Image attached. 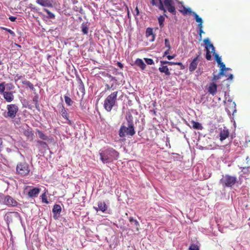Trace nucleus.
<instances>
[{"label": "nucleus", "mask_w": 250, "mask_h": 250, "mask_svg": "<svg viewBox=\"0 0 250 250\" xmlns=\"http://www.w3.org/2000/svg\"><path fill=\"white\" fill-rule=\"evenodd\" d=\"M193 15L194 16L196 22H197L198 23H203L202 19L199 17L196 13L193 12Z\"/></svg>", "instance_id": "obj_34"}, {"label": "nucleus", "mask_w": 250, "mask_h": 250, "mask_svg": "<svg viewBox=\"0 0 250 250\" xmlns=\"http://www.w3.org/2000/svg\"><path fill=\"white\" fill-rule=\"evenodd\" d=\"M189 250H199V248L197 245L192 244L190 246Z\"/></svg>", "instance_id": "obj_39"}, {"label": "nucleus", "mask_w": 250, "mask_h": 250, "mask_svg": "<svg viewBox=\"0 0 250 250\" xmlns=\"http://www.w3.org/2000/svg\"><path fill=\"white\" fill-rule=\"evenodd\" d=\"M106 86L107 89L109 90L110 89V87L109 86L108 84H106Z\"/></svg>", "instance_id": "obj_62"}, {"label": "nucleus", "mask_w": 250, "mask_h": 250, "mask_svg": "<svg viewBox=\"0 0 250 250\" xmlns=\"http://www.w3.org/2000/svg\"><path fill=\"white\" fill-rule=\"evenodd\" d=\"M4 203L8 206H16L18 204L17 202L10 196H6L4 198Z\"/></svg>", "instance_id": "obj_11"}, {"label": "nucleus", "mask_w": 250, "mask_h": 250, "mask_svg": "<svg viewBox=\"0 0 250 250\" xmlns=\"http://www.w3.org/2000/svg\"><path fill=\"white\" fill-rule=\"evenodd\" d=\"M129 220L130 223H134V225L136 227V230H139V227L140 226V225H139L138 221L137 220L134 219L132 217H130L129 218Z\"/></svg>", "instance_id": "obj_30"}, {"label": "nucleus", "mask_w": 250, "mask_h": 250, "mask_svg": "<svg viewBox=\"0 0 250 250\" xmlns=\"http://www.w3.org/2000/svg\"><path fill=\"white\" fill-rule=\"evenodd\" d=\"M200 60H197V58H194L189 65V71L191 72H193L197 68V65Z\"/></svg>", "instance_id": "obj_13"}, {"label": "nucleus", "mask_w": 250, "mask_h": 250, "mask_svg": "<svg viewBox=\"0 0 250 250\" xmlns=\"http://www.w3.org/2000/svg\"><path fill=\"white\" fill-rule=\"evenodd\" d=\"M146 36L148 41L150 42H153L155 39V34L153 33V30L150 27H148L146 29Z\"/></svg>", "instance_id": "obj_9"}, {"label": "nucleus", "mask_w": 250, "mask_h": 250, "mask_svg": "<svg viewBox=\"0 0 250 250\" xmlns=\"http://www.w3.org/2000/svg\"><path fill=\"white\" fill-rule=\"evenodd\" d=\"M174 65H177L180 66L181 67L182 69L184 68V65H183L182 63L181 62H174Z\"/></svg>", "instance_id": "obj_47"}, {"label": "nucleus", "mask_w": 250, "mask_h": 250, "mask_svg": "<svg viewBox=\"0 0 250 250\" xmlns=\"http://www.w3.org/2000/svg\"><path fill=\"white\" fill-rule=\"evenodd\" d=\"M6 85L8 86L9 90L12 89L14 87V86L12 83H8Z\"/></svg>", "instance_id": "obj_54"}, {"label": "nucleus", "mask_w": 250, "mask_h": 250, "mask_svg": "<svg viewBox=\"0 0 250 250\" xmlns=\"http://www.w3.org/2000/svg\"><path fill=\"white\" fill-rule=\"evenodd\" d=\"M99 210L104 212L107 209V206L104 202L100 201L98 203Z\"/></svg>", "instance_id": "obj_21"}, {"label": "nucleus", "mask_w": 250, "mask_h": 250, "mask_svg": "<svg viewBox=\"0 0 250 250\" xmlns=\"http://www.w3.org/2000/svg\"><path fill=\"white\" fill-rule=\"evenodd\" d=\"M3 29H4L5 31H7L8 33H9L13 37L15 36V33L12 30H11V29H8V28H3Z\"/></svg>", "instance_id": "obj_44"}, {"label": "nucleus", "mask_w": 250, "mask_h": 250, "mask_svg": "<svg viewBox=\"0 0 250 250\" xmlns=\"http://www.w3.org/2000/svg\"><path fill=\"white\" fill-rule=\"evenodd\" d=\"M44 11L47 14L48 18L50 19H54L55 18V15L51 12L48 9H44Z\"/></svg>", "instance_id": "obj_35"}, {"label": "nucleus", "mask_w": 250, "mask_h": 250, "mask_svg": "<svg viewBox=\"0 0 250 250\" xmlns=\"http://www.w3.org/2000/svg\"><path fill=\"white\" fill-rule=\"evenodd\" d=\"M42 202L46 203V204L48 203V202L47 200L46 196L45 195V194H43L42 195Z\"/></svg>", "instance_id": "obj_42"}, {"label": "nucleus", "mask_w": 250, "mask_h": 250, "mask_svg": "<svg viewBox=\"0 0 250 250\" xmlns=\"http://www.w3.org/2000/svg\"><path fill=\"white\" fill-rule=\"evenodd\" d=\"M246 163L247 164L248 167H250V158L249 157L246 158Z\"/></svg>", "instance_id": "obj_48"}, {"label": "nucleus", "mask_w": 250, "mask_h": 250, "mask_svg": "<svg viewBox=\"0 0 250 250\" xmlns=\"http://www.w3.org/2000/svg\"><path fill=\"white\" fill-rule=\"evenodd\" d=\"M135 64L141 68L142 70H144L146 68V65L141 59H137L135 62Z\"/></svg>", "instance_id": "obj_22"}, {"label": "nucleus", "mask_w": 250, "mask_h": 250, "mask_svg": "<svg viewBox=\"0 0 250 250\" xmlns=\"http://www.w3.org/2000/svg\"><path fill=\"white\" fill-rule=\"evenodd\" d=\"M37 142L38 145H39L43 148H46L47 147H48V145L47 143L43 141L38 140Z\"/></svg>", "instance_id": "obj_32"}, {"label": "nucleus", "mask_w": 250, "mask_h": 250, "mask_svg": "<svg viewBox=\"0 0 250 250\" xmlns=\"http://www.w3.org/2000/svg\"><path fill=\"white\" fill-rule=\"evenodd\" d=\"M30 171L29 164L25 161L18 163L16 167V173L21 177L28 175Z\"/></svg>", "instance_id": "obj_5"}, {"label": "nucleus", "mask_w": 250, "mask_h": 250, "mask_svg": "<svg viewBox=\"0 0 250 250\" xmlns=\"http://www.w3.org/2000/svg\"><path fill=\"white\" fill-rule=\"evenodd\" d=\"M191 123L192 125V127L194 129L201 130L203 127L201 124L194 121H191Z\"/></svg>", "instance_id": "obj_25"}, {"label": "nucleus", "mask_w": 250, "mask_h": 250, "mask_svg": "<svg viewBox=\"0 0 250 250\" xmlns=\"http://www.w3.org/2000/svg\"><path fill=\"white\" fill-rule=\"evenodd\" d=\"M229 104H230L231 105H232V106H233L234 108H235V105H235V103H234V102H232L231 101H230V102H229Z\"/></svg>", "instance_id": "obj_57"}, {"label": "nucleus", "mask_w": 250, "mask_h": 250, "mask_svg": "<svg viewBox=\"0 0 250 250\" xmlns=\"http://www.w3.org/2000/svg\"><path fill=\"white\" fill-rule=\"evenodd\" d=\"M218 64L220 65V67L221 68L220 75H224L225 71L229 70V68H226L225 64L222 62H220V63H218Z\"/></svg>", "instance_id": "obj_27"}, {"label": "nucleus", "mask_w": 250, "mask_h": 250, "mask_svg": "<svg viewBox=\"0 0 250 250\" xmlns=\"http://www.w3.org/2000/svg\"><path fill=\"white\" fill-rule=\"evenodd\" d=\"M60 112L62 115V116L66 120L68 121L69 124H71V121L69 120L68 119V115L66 111V110L64 108L63 105L61 106V109L60 110Z\"/></svg>", "instance_id": "obj_19"}, {"label": "nucleus", "mask_w": 250, "mask_h": 250, "mask_svg": "<svg viewBox=\"0 0 250 250\" xmlns=\"http://www.w3.org/2000/svg\"><path fill=\"white\" fill-rule=\"evenodd\" d=\"M166 13H164V16H160L158 18V22L159 23L160 27L163 28L164 26V22L165 21V17H167V16L165 14Z\"/></svg>", "instance_id": "obj_28"}, {"label": "nucleus", "mask_w": 250, "mask_h": 250, "mask_svg": "<svg viewBox=\"0 0 250 250\" xmlns=\"http://www.w3.org/2000/svg\"><path fill=\"white\" fill-rule=\"evenodd\" d=\"M2 64H3L2 62L1 61H0V65Z\"/></svg>", "instance_id": "obj_64"}, {"label": "nucleus", "mask_w": 250, "mask_h": 250, "mask_svg": "<svg viewBox=\"0 0 250 250\" xmlns=\"http://www.w3.org/2000/svg\"><path fill=\"white\" fill-rule=\"evenodd\" d=\"M61 211L62 208L60 205H54L52 211L54 214V218L55 219H57L58 218Z\"/></svg>", "instance_id": "obj_14"}, {"label": "nucleus", "mask_w": 250, "mask_h": 250, "mask_svg": "<svg viewBox=\"0 0 250 250\" xmlns=\"http://www.w3.org/2000/svg\"><path fill=\"white\" fill-rule=\"evenodd\" d=\"M9 19L11 21H16V20L17 19V18L15 17H13V16H10L9 17Z\"/></svg>", "instance_id": "obj_51"}, {"label": "nucleus", "mask_w": 250, "mask_h": 250, "mask_svg": "<svg viewBox=\"0 0 250 250\" xmlns=\"http://www.w3.org/2000/svg\"><path fill=\"white\" fill-rule=\"evenodd\" d=\"M36 2L42 6L48 7H53V5L49 0H37Z\"/></svg>", "instance_id": "obj_17"}, {"label": "nucleus", "mask_w": 250, "mask_h": 250, "mask_svg": "<svg viewBox=\"0 0 250 250\" xmlns=\"http://www.w3.org/2000/svg\"><path fill=\"white\" fill-rule=\"evenodd\" d=\"M64 98L65 102L66 104H67V105L70 106L72 105L73 102L71 100L70 98H69L67 96L65 95L64 96Z\"/></svg>", "instance_id": "obj_33"}, {"label": "nucleus", "mask_w": 250, "mask_h": 250, "mask_svg": "<svg viewBox=\"0 0 250 250\" xmlns=\"http://www.w3.org/2000/svg\"><path fill=\"white\" fill-rule=\"evenodd\" d=\"M117 65L118 67H119L120 68H121V69L123 68V64H122L121 62H117Z\"/></svg>", "instance_id": "obj_52"}, {"label": "nucleus", "mask_w": 250, "mask_h": 250, "mask_svg": "<svg viewBox=\"0 0 250 250\" xmlns=\"http://www.w3.org/2000/svg\"><path fill=\"white\" fill-rule=\"evenodd\" d=\"M133 14H134V15L135 16L139 15V10L138 7H136Z\"/></svg>", "instance_id": "obj_45"}, {"label": "nucleus", "mask_w": 250, "mask_h": 250, "mask_svg": "<svg viewBox=\"0 0 250 250\" xmlns=\"http://www.w3.org/2000/svg\"><path fill=\"white\" fill-rule=\"evenodd\" d=\"M41 191V189L38 188H34L30 189L28 192V195L30 197H36Z\"/></svg>", "instance_id": "obj_18"}, {"label": "nucleus", "mask_w": 250, "mask_h": 250, "mask_svg": "<svg viewBox=\"0 0 250 250\" xmlns=\"http://www.w3.org/2000/svg\"><path fill=\"white\" fill-rule=\"evenodd\" d=\"M22 83L24 85L28 86L30 88V89L32 90H34L35 89L33 84L29 81L24 80L22 82Z\"/></svg>", "instance_id": "obj_29"}, {"label": "nucleus", "mask_w": 250, "mask_h": 250, "mask_svg": "<svg viewBox=\"0 0 250 250\" xmlns=\"http://www.w3.org/2000/svg\"><path fill=\"white\" fill-rule=\"evenodd\" d=\"M150 112H152L154 116H156V111L155 109L151 110Z\"/></svg>", "instance_id": "obj_58"}, {"label": "nucleus", "mask_w": 250, "mask_h": 250, "mask_svg": "<svg viewBox=\"0 0 250 250\" xmlns=\"http://www.w3.org/2000/svg\"><path fill=\"white\" fill-rule=\"evenodd\" d=\"M145 60L147 64L151 65V64H154V61L152 59L145 58Z\"/></svg>", "instance_id": "obj_40"}, {"label": "nucleus", "mask_w": 250, "mask_h": 250, "mask_svg": "<svg viewBox=\"0 0 250 250\" xmlns=\"http://www.w3.org/2000/svg\"><path fill=\"white\" fill-rule=\"evenodd\" d=\"M151 3L152 5L158 7V8L160 10L163 11L164 13H166L167 10L164 7V4L162 0H152Z\"/></svg>", "instance_id": "obj_10"}, {"label": "nucleus", "mask_w": 250, "mask_h": 250, "mask_svg": "<svg viewBox=\"0 0 250 250\" xmlns=\"http://www.w3.org/2000/svg\"><path fill=\"white\" fill-rule=\"evenodd\" d=\"M12 214H14L16 216H17L18 215V213L17 212H11L10 214H8L7 215V220L9 222V219L10 218H12Z\"/></svg>", "instance_id": "obj_43"}, {"label": "nucleus", "mask_w": 250, "mask_h": 250, "mask_svg": "<svg viewBox=\"0 0 250 250\" xmlns=\"http://www.w3.org/2000/svg\"><path fill=\"white\" fill-rule=\"evenodd\" d=\"M202 33H204L203 29H201V30H199V36H200V39L199 40H201L202 39Z\"/></svg>", "instance_id": "obj_50"}, {"label": "nucleus", "mask_w": 250, "mask_h": 250, "mask_svg": "<svg viewBox=\"0 0 250 250\" xmlns=\"http://www.w3.org/2000/svg\"><path fill=\"white\" fill-rule=\"evenodd\" d=\"M170 50L171 49H168V48L165 51V52H164V55H163V57H165V56H166L167 55H168L169 53H170Z\"/></svg>", "instance_id": "obj_49"}, {"label": "nucleus", "mask_w": 250, "mask_h": 250, "mask_svg": "<svg viewBox=\"0 0 250 250\" xmlns=\"http://www.w3.org/2000/svg\"><path fill=\"white\" fill-rule=\"evenodd\" d=\"M158 69L161 73H164L166 76H169L171 74L167 66L165 65V64H161Z\"/></svg>", "instance_id": "obj_15"}, {"label": "nucleus", "mask_w": 250, "mask_h": 250, "mask_svg": "<svg viewBox=\"0 0 250 250\" xmlns=\"http://www.w3.org/2000/svg\"><path fill=\"white\" fill-rule=\"evenodd\" d=\"M217 85L214 83H211L208 88V92L212 95L214 96L217 92Z\"/></svg>", "instance_id": "obj_16"}, {"label": "nucleus", "mask_w": 250, "mask_h": 250, "mask_svg": "<svg viewBox=\"0 0 250 250\" xmlns=\"http://www.w3.org/2000/svg\"><path fill=\"white\" fill-rule=\"evenodd\" d=\"M80 85H79V90L81 92H83L84 91V85H83V83L82 82V81L81 80H80Z\"/></svg>", "instance_id": "obj_41"}, {"label": "nucleus", "mask_w": 250, "mask_h": 250, "mask_svg": "<svg viewBox=\"0 0 250 250\" xmlns=\"http://www.w3.org/2000/svg\"><path fill=\"white\" fill-rule=\"evenodd\" d=\"M37 133L38 134L39 138L42 140L43 141L49 140L48 137L47 135H46L42 131L37 130Z\"/></svg>", "instance_id": "obj_23"}, {"label": "nucleus", "mask_w": 250, "mask_h": 250, "mask_svg": "<svg viewBox=\"0 0 250 250\" xmlns=\"http://www.w3.org/2000/svg\"><path fill=\"white\" fill-rule=\"evenodd\" d=\"M19 111V107L16 104H9L6 106V111L3 113V116L6 119H14Z\"/></svg>", "instance_id": "obj_4"}, {"label": "nucleus", "mask_w": 250, "mask_h": 250, "mask_svg": "<svg viewBox=\"0 0 250 250\" xmlns=\"http://www.w3.org/2000/svg\"><path fill=\"white\" fill-rule=\"evenodd\" d=\"M175 55H172V56L167 55V58L168 59V60H170L173 59L175 57Z\"/></svg>", "instance_id": "obj_53"}, {"label": "nucleus", "mask_w": 250, "mask_h": 250, "mask_svg": "<svg viewBox=\"0 0 250 250\" xmlns=\"http://www.w3.org/2000/svg\"><path fill=\"white\" fill-rule=\"evenodd\" d=\"M203 23H199L198 25V27L199 30L203 29Z\"/></svg>", "instance_id": "obj_55"}, {"label": "nucleus", "mask_w": 250, "mask_h": 250, "mask_svg": "<svg viewBox=\"0 0 250 250\" xmlns=\"http://www.w3.org/2000/svg\"><path fill=\"white\" fill-rule=\"evenodd\" d=\"M135 133L133 125L129 124L128 127L125 125H122L119 130V135L121 137H124L125 136H133Z\"/></svg>", "instance_id": "obj_7"}, {"label": "nucleus", "mask_w": 250, "mask_h": 250, "mask_svg": "<svg viewBox=\"0 0 250 250\" xmlns=\"http://www.w3.org/2000/svg\"><path fill=\"white\" fill-rule=\"evenodd\" d=\"M4 100L8 103L12 102L14 99L13 92L12 91H5L3 94Z\"/></svg>", "instance_id": "obj_12"}, {"label": "nucleus", "mask_w": 250, "mask_h": 250, "mask_svg": "<svg viewBox=\"0 0 250 250\" xmlns=\"http://www.w3.org/2000/svg\"><path fill=\"white\" fill-rule=\"evenodd\" d=\"M229 132L228 129H224L220 132V140L222 141L228 137Z\"/></svg>", "instance_id": "obj_20"}, {"label": "nucleus", "mask_w": 250, "mask_h": 250, "mask_svg": "<svg viewBox=\"0 0 250 250\" xmlns=\"http://www.w3.org/2000/svg\"><path fill=\"white\" fill-rule=\"evenodd\" d=\"M165 46L168 49H171V45L169 40L168 39H165Z\"/></svg>", "instance_id": "obj_37"}, {"label": "nucleus", "mask_w": 250, "mask_h": 250, "mask_svg": "<svg viewBox=\"0 0 250 250\" xmlns=\"http://www.w3.org/2000/svg\"><path fill=\"white\" fill-rule=\"evenodd\" d=\"M24 134L27 137L28 139H29L30 140H33L34 135L32 131H30L29 130H25L24 132Z\"/></svg>", "instance_id": "obj_26"}, {"label": "nucleus", "mask_w": 250, "mask_h": 250, "mask_svg": "<svg viewBox=\"0 0 250 250\" xmlns=\"http://www.w3.org/2000/svg\"><path fill=\"white\" fill-rule=\"evenodd\" d=\"M118 93V91L113 92L105 99L104 107L107 112H110L115 106L117 101Z\"/></svg>", "instance_id": "obj_3"}, {"label": "nucleus", "mask_w": 250, "mask_h": 250, "mask_svg": "<svg viewBox=\"0 0 250 250\" xmlns=\"http://www.w3.org/2000/svg\"><path fill=\"white\" fill-rule=\"evenodd\" d=\"M5 85L6 83L5 82L0 83V93L3 94L5 92Z\"/></svg>", "instance_id": "obj_31"}, {"label": "nucleus", "mask_w": 250, "mask_h": 250, "mask_svg": "<svg viewBox=\"0 0 250 250\" xmlns=\"http://www.w3.org/2000/svg\"><path fill=\"white\" fill-rule=\"evenodd\" d=\"M2 144V139L1 138H0V148L1 147Z\"/></svg>", "instance_id": "obj_59"}, {"label": "nucleus", "mask_w": 250, "mask_h": 250, "mask_svg": "<svg viewBox=\"0 0 250 250\" xmlns=\"http://www.w3.org/2000/svg\"><path fill=\"white\" fill-rule=\"evenodd\" d=\"M82 31L84 35L87 34L88 31V26L87 23L83 22L81 25Z\"/></svg>", "instance_id": "obj_24"}, {"label": "nucleus", "mask_w": 250, "mask_h": 250, "mask_svg": "<svg viewBox=\"0 0 250 250\" xmlns=\"http://www.w3.org/2000/svg\"><path fill=\"white\" fill-rule=\"evenodd\" d=\"M33 101L36 102V104L37 103V100L35 98L33 99Z\"/></svg>", "instance_id": "obj_63"}, {"label": "nucleus", "mask_w": 250, "mask_h": 250, "mask_svg": "<svg viewBox=\"0 0 250 250\" xmlns=\"http://www.w3.org/2000/svg\"><path fill=\"white\" fill-rule=\"evenodd\" d=\"M160 62V64H168L169 65H174V62H172L161 61Z\"/></svg>", "instance_id": "obj_38"}, {"label": "nucleus", "mask_w": 250, "mask_h": 250, "mask_svg": "<svg viewBox=\"0 0 250 250\" xmlns=\"http://www.w3.org/2000/svg\"><path fill=\"white\" fill-rule=\"evenodd\" d=\"M232 78H233L232 74H230L229 75V77L228 79H229L231 80Z\"/></svg>", "instance_id": "obj_60"}, {"label": "nucleus", "mask_w": 250, "mask_h": 250, "mask_svg": "<svg viewBox=\"0 0 250 250\" xmlns=\"http://www.w3.org/2000/svg\"><path fill=\"white\" fill-rule=\"evenodd\" d=\"M94 208L97 211H98L99 210V209L98 208V207H94Z\"/></svg>", "instance_id": "obj_61"}, {"label": "nucleus", "mask_w": 250, "mask_h": 250, "mask_svg": "<svg viewBox=\"0 0 250 250\" xmlns=\"http://www.w3.org/2000/svg\"><path fill=\"white\" fill-rule=\"evenodd\" d=\"M237 181L236 177L232 176L229 174L223 176L220 180V184L225 187H231L233 186Z\"/></svg>", "instance_id": "obj_6"}, {"label": "nucleus", "mask_w": 250, "mask_h": 250, "mask_svg": "<svg viewBox=\"0 0 250 250\" xmlns=\"http://www.w3.org/2000/svg\"><path fill=\"white\" fill-rule=\"evenodd\" d=\"M163 4L167 8L168 12L173 15L176 14L175 8L173 0H164Z\"/></svg>", "instance_id": "obj_8"}, {"label": "nucleus", "mask_w": 250, "mask_h": 250, "mask_svg": "<svg viewBox=\"0 0 250 250\" xmlns=\"http://www.w3.org/2000/svg\"><path fill=\"white\" fill-rule=\"evenodd\" d=\"M100 159L104 164L112 162L118 159L119 153L113 148H108L104 150H100Z\"/></svg>", "instance_id": "obj_1"}, {"label": "nucleus", "mask_w": 250, "mask_h": 250, "mask_svg": "<svg viewBox=\"0 0 250 250\" xmlns=\"http://www.w3.org/2000/svg\"><path fill=\"white\" fill-rule=\"evenodd\" d=\"M201 51H200V52H199L198 53V54H196V56L195 58H197V60H199V57L201 56Z\"/></svg>", "instance_id": "obj_56"}, {"label": "nucleus", "mask_w": 250, "mask_h": 250, "mask_svg": "<svg viewBox=\"0 0 250 250\" xmlns=\"http://www.w3.org/2000/svg\"><path fill=\"white\" fill-rule=\"evenodd\" d=\"M181 12L184 14H187L188 13H189L190 14H191L193 15V12L191 9L190 8H185L184 7V9L183 10H182Z\"/></svg>", "instance_id": "obj_36"}, {"label": "nucleus", "mask_w": 250, "mask_h": 250, "mask_svg": "<svg viewBox=\"0 0 250 250\" xmlns=\"http://www.w3.org/2000/svg\"><path fill=\"white\" fill-rule=\"evenodd\" d=\"M205 44V48L206 50V58L208 61H210L212 59L211 53H213V55L218 63H220L221 62V57L215 52V47L212 44L208 38L204 40Z\"/></svg>", "instance_id": "obj_2"}, {"label": "nucleus", "mask_w": 250, "mask_h": 250, "mask_svg": "<svg viewBox=\"0 0 250 250\" xmlns=\"http://www.w3.org/2000/svg\"><path fill=\"white\" fill-rule=\"evenodd\" d=\"M221 75H220V73H219L218 75H214L213 77L212 80L213 81H216V80H218L220 78Z\"/></svg>", "instance_id": "obj_46"}]
</instances>
